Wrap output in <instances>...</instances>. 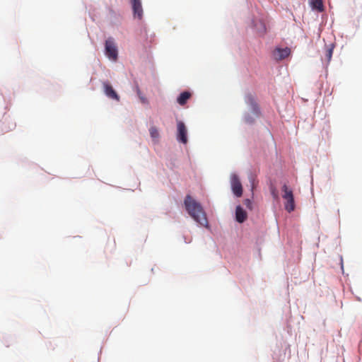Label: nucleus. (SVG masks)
<instances>
[{
  "instance_id": "f257e3e1",
  "label": "nucleus",
  "mask_w": 362,
  "mask_h": 362,
  "mask_svg": "<svg viewBox=\"0 0 362 362\" xmlns=\"http://www.w3.org/2000/svg\"><path fill=\"white\" fill-rule=\"evenodd\" d=\"M185 206L189 216L201 226L208 227L206 215L200 204L190 195H187L185 199Z\"/></svg>"
},
{
  "instance_id": "f03ea898",
  "label": "nucleus",
  "mask_w": 362,
  "mask_h": 362,
  "mask_svg": "<svg viewBox=\"0 0 362 362\" xmlns=\"http://www.w3.org/2000/svg\"><path fill=\"white\" fill-rule=\"evenodd\" d=\"M282 198L284 200L285 210L291 213L295 210V201L292 189H291L286 184H284L281 187Z\"/></svg>"
},
{
  "instance_id": "7ed1b4c3",
  "label": "nucleus",
  "mask_w": 362,
  "mask_h": 362,
  "mask_svg": "<svg viewBox=\"0 0 362 362\" xmlns=\"http://www.w3.org/2000/svg\"><path fill=\"white\" fill-rule=\"evenodd\" d=\"M105 54L112 60L116 61L117 59V48L114 40L111 37L105 41Z\"/></svg>"
},
{
  "instance_id": "20e7f679",
  "label": "nucleus",
  "mask_w": 362,
  "mask_h": 362,
  "mask_svg": "<svg viewBox=\"0 0 362 362\" xmlns=\"http://www.w3.org/2000/svg\"><path fill=\"white\" fill-rule=\"evenodd\" d=\"M230 185L233 194L237 197H240L243 195V186L238 176L236 174L231 175Z\"/></svg>"
},
{
  "instance_id": "39448f33",
  "label": "nucleus",
  "mask_w": 362,
  "mask_h": 362,
  "mask_svg": "<svg viewBox=\"0 0 362 362\" xmlns=\"http://www.w3.org/2000/svg\"><path fill=\"white\" fill-rule=\"evenodd\" d=\"M245 101L246 104L250 107L253 115L255 117H258L259 115V109L257 103H256L255 96L250 93L247 94L245 97Z\"/></svg>"
},
{
  "instance_id": "423d86ee",
  "label": "nucleus",
  "mask_w": 362,
  "mask_h": 362,
  "mask_svg": "<svg viewBox=\"0 0 362 362\" xmlns=\"http://www.w3.org/2000/svg\"><path fill=\"white\" fill-rule=\"evenodd\" d=\"M177 139L185 144L187 143V128L185 124L183 122L179 121L177 124Z\"/></svg>"
},
{
  "instance_id": "0eeeda50",
  "label": "nucleus",
  "mask_w": 362,
  "mask_h": 362,
  "mask_svg": "<svg viewBox=\"0 0 362 362\" xmlns=\"http://www.w3.org/2000/svg\"><path fill=\"white\" fill-rule=\"evenodd\" d=\"M103 86L104 88V93L107 97H108L110 99L119 101V96L113 89L112 86L108 81L103 82Z\"/></svg>"
},
{
  "instance_id": "6e6552de",
  "label": "nucleus",
  "mask_w": 362,
  "mask_h": 362,
  "mask_svg": "<svg viewBox=\"0 0 362 362\" xmlns=\"http://www.w3.org/2000/svg\"><path fill=\"white\" fill-rule=\"evenodd\" d=\"M290 54L291 49L288 47L276 48L273 52L274 58L277 61L284 59L285 58L288 57Z\"/></svg>"
},
{
  "instance_id": "1a4fd4ad",
  "label": "nucleus",
  "mask_w": 362,
  "mask_h": 362,
  "mask_svg": "<svg viewBox=\"0 0 362 362\" xmlns=\"http://www.w3.org/2000/svg\"><path fill=\"white\" fill-rule=\"evenodd\" d=\"M134 16L141 20L143 17V8L141 0H131Z\"/></svg>"
},
{
  "instance_id": "9d476101",
  "label": "nucleus",
  "mask_w": 362,
  "mask_h": 362,
  "mask_svg": "<svg viewBox=\"0 0 362 362\" xmlns=\"http://www.w3.org/2000/svg\"><path fill=\"white\" fill-rule=\"evenodd\" d=\"M247 215L245 211L240 206L235 209V219L238 223H243L247 219Z\"/></svg>"
},
{
  "instance_id": "9b49d317",
  "label": "nucleus",
  "mask_w": 362,
  "mask_h": 362,
  "mask_svg": "<svg viewBox=\"0 0 362 362\" xmlns=\"http://www.w3.org/2000/svg\"><path fill=\"white\" fill-rule=\"evenodd\" d=\"M190 97L191 93L188 91H185L180 93V95L177 99V101L180 105H184L187 103V100L189 99Z\"/></svg>"
},
{
  "instance_id": "f8f14e48",
  "label": "nucleus",
  "mask_w": 362,
  "mask_h": 362,
  "mask_svg": "<svg viewBox=\"0 0 362 362\" xmlns=\"http://www.w3.org/2000/svg\"><path fill=\"white\" fill-rule=\"evenodd\" d=\"M310 6L313 9L317 10L319 12L324 11V5L322 0H312L310 1Z\"/></svg>"
},
{
  "instance_id": "ddd939ff",
  "label": "nucleus",
  "mask_w": 362,
  "mask_h": 362,
  "mask_svg": "<svg viewBox=\"0 0 362 362\" xmlns=\"http://www.w3.org/2000/svg\"><path fill=\"white\" fill-rule=\"evenodd\" d=\"M334 48V45L333 44H330L325 47V59L327 61V62H329L332 59Z\"/></svg>"
},
{
  "instance_id": "4468645a",
  "label": "nucleus",
  "mask_w": 362,
  "mask_h": 362,
  "mask_svg": "<svg viewBox=\"0 0 362 362\" xmlns=\"http://www.w3.org/2000/svg\"><path fill=\"white\" fill-rule=\"evenodd\" d=\"M149 133L152 139L157 141L160 136L158 129L156 127L152 126L149 129Z\"/></svg>"
},
{
  "instance_id": "2eb2a0df",
  "label": "nucleus",
  "mask_w": 362,
  "mask_h": 362,
  "mask_svg": "<svg viewBox=\"0 0 362 362\" xmlns=\"http://www.w3.org/2000/svg\"><path fill=\"white\" fill-rule=\"evenodd\" d=\"M136 93H137V95L138 97L139 98L141 102L144 104H147L148 103V100L146 99V98L142 94L140 88H139V86H136Z\"/></svg>"
},
{
  "instance_id": "dca6fc26",
  "label": "nucleus",
  "mask_w": 362,
  "mask_h": 362,
  "mask_svg": "<svg viewBox=\"0 0 362 362\" xmlns=\"http://www.w3.org/2000/svg\"><path fill=\"white\" fill-rule=\"evenodd\" d=\"M245 122H247L248 124H252L255 122V118L252 117H250V115H245Z\"/></svg>"
},
{
  "instance_id": "f3484780",
  "label": "nucleus",
  "mask_w": 362,
  "mask_h": 362,
  "mask_svg": "<svg viewBox=\"0 0 362 362\" xmlns=\"http://www.w3.org/2000/svg\"><path fill=\"white\" fill-rule=\"evenodd\" d=\"M244 204L245 205V206L248 209H252V202L250 199H246L245 201H244Z\"/></svg>"
},
{
  "instance_id": "a211bd4d",
  "label": "nucleus",
  "mask_w": 362,
  "mask_h": 362,
  "mask_svg": "<svg viewBox=\"0 0 362 362\" xmlns=\"http://www.w3.org/2000/svg\"><path fill=\"white\" fill-rule=\"evenodd\" d=\"M272 194H273L274 198H277V194L275 193L274 191L272 192Z\"/></svg>"
}]
</instances>
